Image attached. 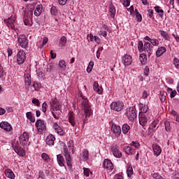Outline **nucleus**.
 I'll return each mask as SVG.
<instances>
[{"label":"nucleus","mask_w":179,"mask_h":179,"mask_svg":"<svg viewBox=\"0 0 179 179\" xmlns=\"http://www.w3.org/2000/svg\"><path fill=\"white\" fill-rule=\"evenodd\" d=\"M144 50L146 51L148 54V57H150L152 55V46L150 45V43L145 42L144 43Z\"/></svg>","instance_id":"22"},{"label":"nucleus","mask_w":179,"mask_h":179,"mask_svg":"<svg viewBox=\"0 0 179 179\" xmlns=\"http://www.w3.org/2000/svg\"><path fill=\"white\" fill-rule=\"evenodd\" d=\"M46 143L49 146H54V144L55 143V136L52 134L48 136L46 138Z\"/></svg>","instance_id":"20"},{"label":"nucleus","mask_w":179,"mask_h":179,"mask_svg":"<svg viewBox=\"0 0 179 179\" xmlns=\"http://www.w3.org/2000/svg\"><path fill=\"white\" fill-rule=\"evenodd\" d=\"M94 90H103V87L99 85V83L97 81H94L93 84Z\"/></svg>","instance_id":"41"},{"label":"nucleus","mask_w":179,"mask_h":179,"mask_svg":"<svg viewBox=\"0 0 179 179\" xmlns=\"http://www.w3.org/2000/svg\"><path fill=\"white\" fill-rule=\"evenodd\" d=\"M130 3H131V1L126 0V1H124L123 5H124V6L127 7V6H129Z\"/></svg>","instance_id":"64"},{"label":"nucleus","mask_w":179,"mask_h":179,"mask_svg":"<svg viewBox=\"0 0 179 179\" xmlns=\"http://www.w3.org/2000/svg\"><path fill=\"white\" fill-rule=\"evenodd\" d=\"M127 115L129 121L134 122L136 120V109L135 106L130 107L127 109Z\"/></svg>","instance_id":"6"},{"label":"nucleus","mask_w":179,"mask_h":179,"mask_svg":"<svg viewBox=\"0 0 179 179\" xmlns=\"http://www.w3.org/2000/svg\"><path fill=\"white\" fill-rule=\"evenodd\" d=\"M150 43L152 44V45L157 46L159 45V41L157 39H151Z\"/></svg>","instance_id":"54"},{"label":"nucleus","mask_w":179,"mask_h":179,"mask_svg":"<svg viewBox=\"0 0 179 179\" xmlns=\"http://www.w3.org/2000/svg\"><path fill=\"white\" fill-rule=\"evenodd\" d=\"M78 96L83 99L82 108L84 110L86 118H87V117H90L92 114V108H90V103H89V100L87 99V98H86L85 96H83V94L80 91L78 93Z\"/></svg>","instance_id":"2"},{"label":"nucleus","mask_w":179,"mask_h":179,"mask_svg":"<svg viewBox=\"0 0 179 179\" xmlns=\"http://www.w3.org/2000/svg\"><path fill=\"white\" fill-rule=\"evenodd\" d=\"M110 109L113 110V111H122L124 109V103L122 101L112 102Z\"/></svg>","instance_id":"9"},{"label":"nucleus","mask_w":179,"mask_h":179,"mask_svg":"<svg viewBox=\"0 0 179 179\" xmlns=\"http://www.w3.org/2000/svg\"><path fill=\"white\" fill-rule=\"evenodd\" d=\"M80 159L83 162H86L87 160H89V150H87V149H84L80 155Z\"/></svg>","instance_id":"18"},{"label":"nucleus","mask_w":179,"mask_h":179,"mask_svg":"<svg viewBox=\"0 0 179 179\" xmlns=\"http://www.w3.org/2000/svg\"><path fill=\"white\" fill-rule=\"evenodd\" d=\"M59 114H61V113L59 112V110H52V117H54V118L55 120H59Z\"/></svg>","instance_id":"40"},{"label":"nucleus","mask_w":179,"mask_h":179,"mask_svg":"<svg viewBox=\"0 0 179 179\" xmlns=\"http://www.w3.org/2000/svg\"><path fill=\"white\" fill-rule=\"evenodd\" d=\"M0 128L7 132H10L12 131V126L8 122H1L0 123Z\"/></svg>","instance_id":"17"},{"label":"nucleus","mask_w":179,"mask_h":179,"mask_svg":"<svg viewBox=\"0 0 179 179\" xmlns=\"http://www.w3.org/2000/svg\"><path fill=\"white\" fill-rule=\"evenodd\" d=\"M66 2H68V0H59V5H62V6L66 5Z\"/></svg>","instance_id":"63"},{"label":"nucleus","mask_w":179,"mask_h":179,"mask_svg":"<svg viewBox=\"0 0 179 179\" xmlns=\"http://www.w3.org/2000/svg\"><path fill=\"white\" fill-rule=\"evenodd\" d=\"M42 12H43V4H38L34 10L35 16H37V17L40 16Z\"/></svg>","instance_id":"26"},{"label":"nucleus","mask_w":179,"mask_h":179,"mask_svg":"<svg viewBox=\"0 0 179 179\" xmlns=\"http://www.w3.org/2000/svg\"><path fill=\"white\" fill-rule=\"evenodd\" d=\"M67 38L66 36H63L60 38V40L59 41V44L61 47H64V45H65V44H66V41H67Z\"/></svg>","instance_id":"37"},{"label":"nucleus","mask_w":179,"mask_h":179,"mask_svg":"<svg viewBox=\"0 0 179 179\" xmlns=\"http://www.w3.org/2000/svg\"><path fill=\"white\" fill-rule=\"evenodd\" d=\"M32 103L34 104L36 107H40V101L37 99H33Z\"/></svg>","instance_id":"49"},{"label":"nucleus","mask_w":179,"mask_h":179,"mask_svg":"<svg viewBox=\"0 0 179 179\" xmlns=\"http://www.w3.org/2000/svg\"><path fill=\"white\" fill-rule=\"evenodd\" d=\"M173 64L176 66V68H177L178 69H179V59H177L176 57H175L173 59Z\"/></svg>","instance_id":"51"},{"label":"nucleus","mask_w":179,"mask_h":179,"mask_svg":"<svg viewBox=\"0 0 179 179\" xmlns=\"http://www.w3.org/2000/svg\"><path fill=\"white\" fill-rule=\"evenodd\" d=\"M15 17H10L7 20H4V23L9 29H15Z\"/></svg>","instance_id":"14"},{"label":"nucleus","mask_w":179,"mask_h":179,"mask_svg":"<svg viewBox=\"0 0 179 179\" xmlns=\"http://www.w3.org/2000/svg\"><path fill=\"white\" fill-rule=\"evenodd\" d=\"M152 177L155 179H163V177H162L160 173H154L152 174Z\"/></svg>","instance_id":"48"},{"label":"nucleus","mask_w":179,"mask_h":179,"mask_svg":"<svg viewBox=\"0 0 179 179\" xmlns=\"http://www.w3.org/2000/svg\"><path fill=\"white\" fill-rule=\"evenodd\" d=\"M148 96H149V92L148 91H143L142 95L143 99H148Z\"/></svg>","instance_id":"57"},{"label":"nucleus","mask_w":179,"mask_h":179,"mask_svg":"<svg viewBox=\"0 0 179 179\" xmlns=\"http://www.w3.org/2000/svg\"><path fill=\"white\" fill-rule=\"evenodd\" d=\"M130 15L135 16V11L134 10V6H131L129 8Z\"/></svg>","instance_id":"58"},{"label":"nucleus","mask_w":179,"mask_h":179,"mask_svg":"<svg viewBox=\"0 0 179 179\" xmlns=\"http://www.w3.org/2000/svg\"><path fill=\"white\" fill-rule=\"evenodd\" d=\"M166 51H167V50L164 47L162 46V47L159 48L156 51L157 58L162 57V55H163V54H164V52H166Z\"/></svg>","instance_id":"27"},{"label":"nucleus","mask_w":179,"mask_h":179,"mask_svg":"<svg viewBox=\"0 0 179 179\" xmlns=\"http://www.w3.org/2000/svg\"><path fill=\"white\" fill-rule=\"evenodd\" d=\"M130 129H131V127H129L128 124H124L122 127V131L124 135H127V134L129 132Z\"/></svg>","instance_id":"32"},{"label":"nucleus","mask_w":179,"mask_h":179,"mask_svg":"<svg viewBox=\"0 0 179 179\" xmlns=\"http://www.w3.org/2000/svg\"><path fill=\"white\" fill-rule=\"evenodd\" d=\"M159 124V120H155L152 122V124L149 127L150 131H156V127Z\"/></svg>","instance_id":"36"},{"label":"nucleus","mask_w":179,"mask_h":179,"mask_svg":"<svg viewBox=\"0 0 179 179\" xmlns=\"http://www.w3.org/2000/svg\"><path fill=\"white\" fill-rule=\"evenodd\" d=\"M109 13H110V17H115V7L113 3H110L109 6Z\"/></svg>","instance_id":"30"},{"label":"nucleus","mask_w":179,"mask_h":179,"mask_svg":"<svg viewBox=\"0 0 179 179\" xmlns=\"http://www.w3.org/2000/svg\"><path fill=\"white\" fill-rule=\"evenodd\" d=\"M138 120L140 125L142 127H146V125H148V122H150V115L139 113Z\"/></svg>","instance_id":"4"},{"label":"nucleus","mask_w":179,"mask_h":179,"mask_svg":"<svg viewBox=\"0 0 179 179\" xmlns=\"http://www.w3.org/2000/svg\"><path fill=\"white\" fill-rule=\"evenodd\" d=\"M138 50L143 51V42L142 41H138Z\"/></svg>","instance_id":"53"},{"label":"nucleus","mask_w":179,"mask_h":179,"mask_svg":"<svg viewBox=\"0 0 179 179\" xmlns=\"http://www.w3.org/2000/svg\"><path fill=\"white\" fill-rule=\"evenodd\" d=\"M57 162L60 167H65V158L62 155L59 154L57 155Z\"/></svg>","instance_id":"19"},{"label":"nucleus","mask_w":179,"mask_h":179,"mask_svg":"<svg viewBox=\"0 0 179 179\" xmlns=\"http://www.w3.org/2000/svg\"><path fill=\"white\" fill-rule=\"evenodd\" d=\"M164 124H165L166 131H170V122H166Z\"/></svg>","instance_id":"59"},{"label":"nucleus","mask_w":179,"mask_h":179,"mask_svg":"<svg viewBox=\"0 0 179 179\" xmlns=\"http://www.w3.org/2000/svg\"><path fill=\"white\" fill-rule=\"evenodd\" d=\"M52 110L58 111L59 110V102L57 100V99H55L52 100V102H50Z\"/></svg>","instance_id":"24"},{"label":"nucleus","mask_w":179,"mask_h":179,"mask_svg":"<svg viewBox=\"0 0 179 179\" xmlns=\"http://www.w3.org/2000/svg\"><path fill=\"white\" fill-rule=\"evenodd\" d=\"M50 13L54 16H56L57 13H58V10L57 9V7L53 6L50 9Z\"/></svg>","instance_id":"45"},{"label":"nucleus","mask_w":179,"mask_h":179,"mask_svg":"<svg viewBox=\"0 0 179 179\" xmlns=\"http://www.w3.org/2000/svg\"><path fill=\"white\" fill-rule=\"evenodd\" d=\"M5 175L8 178L15 179V173L10 169H6Z\"/></svg>","instance_id":"28"},{"label":"nucleus","mask_w":179,"mask_h":179,"mask_svg":"<svg viewBox=\"0 0 179 179\" xmlns=\"http://www.w3.org/2000/svg\"><path fill=\"white\" fill-rule=\"evenodd\" d=\"M152 149L155 156H160L162 153V148L159 145H158L157 144H153Z\"/></svg>","instance_id":"25"},{"label":"nucleus","mask_w":179,"mask_h":179,"mask_svg":"<svg viewBox=\"0 0 179 179\" xmlns=\"http://www.w3.org/2000/svg\"><path fill=\"white\" fill-rule=\"evenodd\" d=\"M155 11L157 12V13H159V16H160V17H163L164 10H163V9H161L160 6H155Z\"/></svg>","instance_id":"38"},{"label":"nucleus","mask_w":179,"mask_h":179,"mask_svg":"<svg viewBox=\"0 0 179 179\" xmlns=\"http://www.w3.org/2000/svg\"><path fill=\"white\" fill-rule=\"evenodd\" d=\"M53 129H55V131L57 135H59V136H64L65 135V131H64V129H62V127L59 125L58 123L54 122L52 126Z\"/></svg>","instance_id":"12"},{"label":"nucleus","mask_w":179,"mask_h":179,"mask_svg":"<svg viewBox=\"0 0 179 179\" xmlns=\"http://www.w3.org/2000/svg\"><path fill=\"white\" fill-rule=\"evenodd\" d=\"M122 64H124V65L125 66H127L128 65H131L132 64V57L129 55H124L122 58Z\"/></svg>","instance_id":"16"},{"label":"nucleus","mask_w":179,"mask_h":179,"mask_svg":"<svg viewBox=\"0 0 179 179\" xmlns=\"http://www.w3.org/2000/svg\"><path fill=\"white\" fill-rule=\"evenodd\" d=\"M18 45L22 48H27L29 47V40L24 35H20L17 37Z\"/></svg>","instance_id":"5"},{"label":"nucleus","mask_w":179,"mask_h":179,"mask_svg":"<svg viewBox=\"0 0 179 179\" xmlns=\"http://www.w3.org/2000/svg\"><path fill=\"white\" fill-rule=\"evenodd\" d=\"M47 43H48V38H47V37L43 38V43H42V45L40 46V48H43V45H45V44H46Z\"/></svg>","instance_id":"55"},{"label":"nucleus","mask_w":179,"mask_h":179,"mask_svg":"<svg viewBox=\"0 0 179 179\" xmlns=\"http://www.w3.org/2000/svg\"><path fill=\"white\" fill-rule=\"evenodd\" d=\"M159 99L162 103H164L167 100V92L165 91H160Z\"/></svg>","instance_id":"31"},{"label":"nucleus","mask_w":179,"mask_h":179,"mask_svg":"<svg viewBox=\"0 0 179 179\" xmlns=\"http://www.w3.org/2000/svg\"><path fill=\"white\" fill-rule=\"evenodd\" d=\"M103 167L106 169V170H109L110 171H113V170H114V165L110 159H104Z\"/></svg>","instance_id":"15"},{"label":"nucleus","mask_w":179,"mask_h":179,"mask_svg":"<svg viewBox=\"0 0 179 179\" xmlns=\"http://www.w3.org/2000/svg\"><path fill=\"white\" fill-rule=\"evenodd\" d=\"M72 155H73V146L69 145L68 149V147L64 145L63 156H64L66 159V162L68 167H72Z\"/></svg>","instance_id":"1"},{"label":"nucleus","mask_w":179,"mask_h":179,"mask_svg":"<svg viewBox=\"0 0 179 179\" xmlns=\"http://www.w3.org/2000/svg\"><path fill=\"white\" fill-rule=\"evenodd\" d=\"M176 95H177V91H176V90L171 91V99H173V97H176Z\"/></svg>","instance_id":"61"},{"label":"nucleus","mask_w":179,"mask_h":179,"mask_svg":"<svg viewBox=\"0 0 179 179\" xmlns=\"http://www.w3.org/2000/svg\"><path fill=\"white\" fill-rule=\"evenodd\" d=\"M159 33L162 36V37H163V38H164V40H169V38H170V36H169V34L163 30H159Z\"/></svg>","instance_id":"39"},{"label":"nucleus","mask_w":179,"mask_h":179,"mask_svg":"<svg viewBox=\"0 0 179 179\" xmlns=\"http://www.w3.org/2000/svg\"><path fill=\"white\" fill-rule=\"evenodd\" d=\"M130 146H134L136 149H139V148H141V144H139V142L138 141H132L130 143Z\"/></svg>","instance_id":"44"},{"label":"nucleus","mask_w":179,"mask_h":179,"mask_svg":"<svg viewBox=\"0 0 179 179\" xmlns=\"http://www.w3.org/2000/svg\"><path fill=\"white\" fill-rule=\"evenodd\" d=\"M140 61L142 64V65H145L148 61V57L146 56V54L142 53L140 55Z\"/></svg>","instance_id":"34"},{"label":"nucleus","mask_w":179,"mask_h":179,"mask_svg":"<svg viewBox=\"0 0 179 179\" xmlns=\"http://www.w3.org/2000/svg\"><path fill=\"white\" fill-rule=\"evenodd\" d=\"M35 127L37 128L38 132H43L45 131V122L44 120H38L35 123Z\"/></svg>","instance_id":"11"},{"label":"nucleus","mask_w":179,"mask_h":179,"mask_svg":"<svg viewBox=\"0 0 179 179\" xmlns=\"http://www.w3.org/2000/svg\"><path fill=\"white\" fill-rule=\"evenodd\" d=\"M124 150L125 153L129 156H132V155H135L136 153L135 149L131 148V146H125L124 148Z\"/></svg>","instance_id":"23"},{"label":"nucleus","mask_w":179,"mask_h":179,"mask_svg":"<svg viewBox=\"0 0 179 179\" xmlns=\"http://www.w3.org/2000/svg\"><path fill=\"white\" fill-rule=\"evenodd\" d=\"M111 152L113 153V156L117 159H121L122 157V152L120 151V146L117 145L113 144L110 146Z\"/></svg>","instance_id":"7"},{"label":"nucleus","mask_w":179,"mask_h":179,"mask_svg":"<svg viewBox=\"0 0 179 179\" xmlns=\"http://www.w3.org/2000/svg\"><path fill=\"white\" fill-rule=\"evenodd\" d=\"M91 37V40H93V38H94V41H96V43H97V44H100V38L96 36H93V35H90Z\"/></svg>","instance_id":"52"},{"label":"nucleus","mask_w":179,"mask_h":179,"mask_svg":"<svg viewBox=\"0 0 179 179\" xmlns=\"http://www.w3.org/2000/svg\"><path fill=\"white\" fill-rule=\"evenodd\" d=\"M69 122L73 127H76V120L75 119V114H73V112H69Z\"/></svg>","instance_id":"21"},{"label":"nucleus","mask_w":179,"mask_h":179,"mask_svg":"<svg viewBox=\"0 0 179 179\" xmlns=\"http://www.w3.org/2000/svg\"><path fill=\"white\" fill-rule=\"evenodd\" d=\"M94 65V63L93 62H89V65L87 68V72L88 73H90V71H92V69H93Z\"/></svg>","instance_id":"43"},{"label":"nucleus","mask_w":179,"mask_h":179,"mask_svg":"<svg viewBox=\"0 0 179 179\" xmlns=\"http://www.w3.org/2000/svg\"><path fill=\"white\" fill-rule=\"evenodd\" d=\"M83 174L84 176H86L87 177H89V176H90V169H89V168H83Z\"/></svg>","instance_id":"46"},{"label":"nucleus","mask_w":179,"mask_h":179,"mask_svg":"<svg viewBox=\"0 0 179 179\" xmlns=\"http://www.w3.org/2000/svg\"><path fill=\"white\" fill-rule=\"evenodd\" d=\"M37 76H38V78H40L41 79H44V76H45V73H43V72H38L37 73Z\"/></svg>","instance_id":"56"},{"label":"nucleus","mask_w":179,"mask_h":179,"mask_svg":"<svg viewBox=\"0 0 179 179\" xmlns=\"http://www.w3.org/2000/svg\"><path fill=\"white\" fill-rule=\"evenodd\" d=\"M3 77V67L0 64V78Z\"/></svg>","instance_id":"62"},{"label":"nucleus","mask_w":179,"mask_h":179,"mask_svg":"<svg viewBox=\"0 0 179 179\" xmlns=\"http://www.w3.org/2000/svg\"><path fill=\"white\" fill-rule=\"evenodd\" d=\"M24 77L26 86H29L30 85H31V76L27 73L24 74Z\"/></svg>","instance_id":"29"},{"label":"nucleus","mask_w":179,"mask_h":179,"mask_svg":"<svg viewBox=\"0 0 179 179\" xmlns=\"http://www.w3.org/2000/svg\"><path fill=\"white\" fill-rule=\"evenodd\" d=\"M41 159H43V160L45 161V163H50V161L51 160L50 155L45 152L41 154Z\"/></svg>","instance_id":"35"},{"label":"nucleus","mask_w":179,"mask_h":179,"mask_svg":"<svg viewBox=\"0 0 179 179\" xmlns=\"http://www.w3.org/2000/svg\"><path fill=\"white\" fill-rule=\"evenodd\" d=\"M127 174L128 177H131L134 174V169H132L131 164H127Z\"/></svg>","instance_id":"33"},{"label":"nucleus","mask_w":179,"mask_h":179,"mask_svg":"<svg viewBox=\"0 0 179 179\" xmlns=\"http://www.w3.org/2000/svg\"><path fill=\"white\" fill-rule=\"evenodd\" d=\"M19 139L22 146L29 145V134L27 132L24 131L22 134H21Z\"/></svg>","instance_id":"10"},{"label":"nucleus","mask_w":179,"mask_h":179,"mask_svg":"<svg viewBox=\"0 0 179 179\" xmlns=\"http://www.w3.org/2000/svg\"><path fill=\"white\" fill-rule=\"evenodd\" d=\"M111 131L115 134V136H116V138L121 136V127L115 124V123L112 124Z\"/></svg>","instance_id":"13"},{"label":"nucleus","mask_w":179,"mask_h":179,"mask_svg":"<svg viewBox=\"0 0 179 179\" xmlns=\"http://www.w3.org/2000/svg\"><path fill=\"white\" fill-rule=\"evenodd\" d=\"M48 107V104H47V102L45 101L42 105L43 113H46Z\"/></svg>","instance_id":"50"},{"label":"nucleus","mask_w":179,"mask_h":179,"mask_svg":"<svg viewBox=\"0 0 179 179\" xmlns=\"http://www.w3.org/2000/svg\"><path fill=\"white\" fill-rule=\"evenodd\" d=\"M26 61V52L23 50H20L17 53V62L18 65H23Z\"/></svg>","instance_id":"8"},{"label":"nucleus","mask_w":179,"mask_h":179,"mask_svg":"<svg viewBox=\"0 0 179 179\" xmlns=\"http://www.w3.org/2000/svg\"><path fill=\"white\" fill-rule=\"evenodd\" d=\"M136 17L138 22H142V15H141V13L136 14Z\"/></svg>","instance_id":"60"},{"label":"nucleus","mask_w":179,"mask_h":179,"mask_svg":"<svg viewBox=\"0 0 179 179\" xmlns=\"http://www.w3.org/2000/svg\"><path fill=\"white\" fill-rule=\"evenodd\" d=\"M34 9L33 8H27L24 11L23 15V22L25 26H31L33 24V13Z\"/></svg>","instance_id":"3"},{"label":"nucleus","mask_w":179,"mask_h":179,"mask_svg":"<svg viewBox=\"0 0 179 179\" xmlns=\"http://www.w3.org/2000/svg\"><path fill=\"white\" fill-rule=\"evenodd\" d=\"M59 66L65 69V68H66V64H65V62L64 60H60L59 62Z\"/></svg>","instance_id":"47"},{"label":"nucleus","mask_w":179,"mask_h":179,"mask_svg":"<svg viewBox=\"0 0 179 179\" xmlns=\"http://www.w3.org/2000/svg\"><path fill=\"white\" fill-rule=\"evenodd\" d=\"M148 110H149V108H148V106L142 105V106H141V113L140 114H148Z\"/></svg>","instance_id":"42"}]
</instances>
